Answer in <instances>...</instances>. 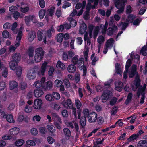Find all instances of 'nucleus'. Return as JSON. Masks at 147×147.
<instances>
[{
    "instance_id": "obj_56",
    "label": "nucleus",
    "mask_w": 147,
    "mask_h": 147,
    "mask_svg": "<svg viewBox=\"0 0 147 147\" xmlns=\"http://www.w3.org/2000/svg\"><path fill=\"white\" fill-rule=\"evenodd\" d=\"M47 140L49 143L51 144L55 142V139L51 136H48L47 138Z\"/></svg>"
},
{
    "instance_id": "obj_8",
    "label": "nucleus",
    "mask_w": 147,
    "mask_h": 147,
    "mask_svg": "<svg viewBox=\"0 0 147 147\" xmlns=\"http://www.w3.org/2000/svg\"><path fill=\"white\" fill-rule=\"evenodd\" d=\"M127 2V0H120L115 1V5L117 8H120L121 7H124L125 3Z\"/></svg>"
},
{
    "instance_id": "obj_39",
    "label": "nucleus",
    "mask_w": 147,
    "mask_h": 147,
    "mask_svg": "<svg viewBox=\"0 0 147 147\" xmlns=\"http://www.w3.org/2000/svg\"><path fill=\"white\" fill-rule=\"evenodd\" d=\"M18 24L17 22H15L13 23L11 26V30L13 32L14 34L17 33L18 30L16 29V28L17 27Z\"/></svg>"
},
{
    "instance_id": "obj_31",
    "label": "nucleus",
    "mask_w": 147,
    "mask_h": 147,
    "mask_svg": "<svg viewBox=\"0 0 147 147\" xmlns=\"http://www.w3.org/2000/svg\"><path fill=\"white\" fill-rule=\"evenodd\" d=\"M135 18L136 16L135 15L131 14H130L128 16L127 19H126V21L127 22H129L131 20L130 23H132Z\"/></svg>"
},
{
    "instance_id": "obj_16",
    "label": "nucleus",
    "mask_w": 147,
    "mask_h": 147,
    "mask_svg": "<svg viewBox=\"0 0 147 147\" xmlns=\"http://www.w3.org/2000/svg\"><path fill=\"white\" fill-rule=\"evenodd\" d=\"M27 54L30 58L33 57L34 55V49L32 47H30L27 51Z\"/></svg>"
},
{
    "instance_id": "obj_47",
    "label": "nucleus",
    "mask_w": 147,
    "mask_h": 147,
    "mask_svg": "<svg viewBox=\"0 0 147 147\" xmlns=\"http://www.w3.org/2000/svg\"><path fill=\"white\" fill-rule=\"evenodd\" d=\"M67 105L70 108V107H72L73 106V105L70 99H67L66 102H63V105Z\"/></svg>"
},
{
    "instance_id": "obj_42",
    "label": "nucleus",
    "mask_w": 147,
    "mask_h": 147,
    "mask_svg": "<svg viewBox=\"0 0 147 147\" xmlns=\"http://www.w3.org/2000/svg\"><path fill=\"white\" fill-rule=\"evenodd\" d=\"M83 112L84 114V116H82L86 118V117H88L90 115L89 114V110L87 109H83Z\"/></svg>"
},
{
    "instance_id": "obj_57",
    "label": "nucleus",
    "mask_w": 147,
    "mask_h": 147,
    "mask_svg": "<svg viewBox=\"0 0 147 147\" xmlns=\"http://www.w3.org/2000/svg\"><path fill=\"white\" fill-rule=\"evenodd\" d=\"M20 13L17 11H14L13 14V17L15 20H17L19 17Z\"/></svg>"
},
{
    "instance_id": "obj_51",
    "label": "nucleus",
    "mask_w": 147,
    "mask_h": 147,
    "mask_svg": "<svg viewBox=\"0 0 147 147\" xmlns=\"http://www.w3.org/2000/svg\"><path fill=\"white\" fill-rule=\"evenodd\" d=\"M117 100L116 98L113 97L110 101V105L111 106H113L117 102Z\"/></svg>"
},
{
    "instance_id": "obj_9",
    "label": "nucleus",
    "mask_w": 147,
    "mask_h": 147,
    "mask_svg": "<svg viewBox=\"0 0 147 147\" xmlns=\"http://www.w3.org/2000/svg\"><path fill=\"white\" fill-rule=\"evenodd\" d=\"M42 89L37 88L34 91V96L36 97L41 96L44 94Z\"/></svg>"
},
{
    "instance_id": "obj_36",
    "label": "nucleus",
    "mask_w": 147,
    "mask_h": 147,
    "mask_svg": "<svg viewBox=\"0 0 147 147\" xmlns=\"http://www.w3.org/2000/svg\"><path fill=\"white\" fill-rule=\"evenodd\" d=\"M49 131L51 133L55 132V127L52 125H48L47 126Z\"/></svg>"
},
{
    "instance_id": "obj_62",
    "label": "nucleus",
    "mask_w": 147,
    "mask_h": 147,
    "mask_svg": "<svg viewBox=\"0 0 147 147\" xmlns=\"http://www.w3.org/2000/svg\"><path fill=\"white\" fill-rule=\"evenodd\" d=\"M39 5L42 8L45 7V3L44 0H38Z\"/></svg>"
},
{
    "instance_id": "obj_3",
    "label": "nucleus",
    "mask_w": 147,
    "mask_h": 147,
    "mask_svg": "<svg viewBox=\"0 0 147 147\" xmlns=\"http://www.w3.org/2000/svg\"><path fill=\"white\" fill-rule=\"evenodd\" d=\"M37 36L38 40L39 41H41L43 40L44 43L45 44H46V34H43L42 31L38 30L37 32Z\"/></svg>"
},
{
    "instance_id": "obj_10",
    "label": "nucleus",
    "mask_w": 147,
    "mask_h": 147,
    "mask_svg": "<svg viewBox=\"0 0 147 147\" xmlns=\"http://www.w3.org/2000/svg\"><path fill=\"white\" fill-rule=\"evenodd\" d=\"M87 29V25L84 23L83 22L80 26L79 30V33L81 34H82L85 33Z\"/></svg>"
},
{
    "instance_id": "obj_45",
    "label": "nucleus",
    "mask_w": 147,
    "mask_h": 147,
    "mask_svg": "<svg viewBox=\"0 0 147 147\" xmlns=\"http://www.w3.org/2000/svg\"><path fill=\"white\" fill-rule=\"evenodd\" d=\"M132 64V61L131 59H129L127 60L126 63L125 69L127 70H129V69Z\"/></svg>"
},
{
    "instance_id": "obj_35",
    "label": "nucleus",
    "mask_w": 147,
    "mask_h": 147,
    "mask_svg": "<svg viewBox=\"0 0 147 147\" xmlns=\"http://www.w3.org/2000/svg\"><path fill=\"white\" fill-rule=\"evenodd\" d=\"M52 94L53 100H54V99L59 100L60 98V95L58 93L53 92Z\"/></svg>"
},
{
    "instance_id": "obj_1",
    "label": "nucleus",
    "mask_w": 147,
    "mask_h": 147,
    "mask_svg": "<svg viewBox=\"0 0 147 147\" xmlns=\"http://www.w3.org/2000/svg\"><path fill=\"white\" fill-rule=\"evenodd\" d=\"M128 74L129 78H133L136 75L134 83L135 87L134 85H132L131 86L132 90L135 91L141 84V80L138 73L137 72L130 71H128Z\"/></svg>"
},
{
    "instance_id": "obj_55",
    "label": "nucleus",
    "mask_w": 147,
    "mask_h": 147,
    "mask_svg": "<svg viewBox=\"0 0 147 147\" xmlns=\"http://www.w3.org/2000/svg\"><path fill=\"white\" fill-rule=\"evenodd\" d=\"M129 24V23L121 22L120 25L122 24V27L121 28L122 30H125Z\"/></svg>"
},
{
    "instance_id": "obj_28",
    "label": "nucleus",
    "mask_w": 147,
    "mask_h": 147,
    "mask_svg": "<svg viewBox=\"0 0 147 147\" xmlns=\"http://www.w3.org/2000/svg\"><path fill=\"white\" fill-rule=\"evenodd\" d=\"M63 38V34L60 33L57 34L56 38L57 42L59 43L61 42Z\"/></svg>"
},
{
    "instance_id": "obj_61",
    "label": "nucleus",
    "mask_w": 147,
    "mask_h": 147,
    "mask_svg": "<svg viewBox=\"0 0 147 147\" xmlns=\"http://www.w3.org/2000/svg\"><path fill=\"white\" fill-rule=\"evenodd\" d=\"M26 143L27 145L30 146H34L35 145V143L32 140H29L26 142Z\"/></svg>"
},
{
    "instance_id": "obj_5",
    "label": "nucleus",
    "mask_w": 147,
    "mask_h": 147,
    "mask_svg": "<svg viewBox=\"0 0 147 147\" xmlns=\"http://www.w3.org/2000/svg\"><path fill=\"white\" fill-rule=\"evenodd\" d=\"M88 117V121L89 122H95L97 118V114L96 113L93 112L90 114Z\"/></svg>"
},
{
    "instance_id": "obj_14",
    "label": "nucleus",
    "mask_w": 147,
    "mask_h": 147,
    "mask_svg": "<svg viewBox=\"0 0 147 147\" xmlns=\"http://www.w3.org/2000/svg\"><path fill=\"white\" fill-rule=\"evenodd\" d=\"M19 131V129L17 127L12 128L9 130V133L11 135H15L17 134Z\"/></svg>"
},
{
    "instance_id": "obj_21",
    "label": "nucleus",
    "mask_w": 147,
    "mask_h": 147,
    "mask_svg": "<svg viewBox=\"0 0 147 147\" xmlns=\"http://www.w3.org/2000/svg\"><path fill=\"white\" fill-rule=\"evenodd\" d=\"M68 19L70 22V24L71 27H74L76 26L77 22L76 20L72 17H68Z\"/></svg>"
},
{
    "instance_id": "obj_7",
    "label": "nucleus",
    "mask_w": 147,
    "mask_h": 147,
    "mask_svg": "<svg viewBox=\"0 0 147 147\" xmlns=\"http://www.w3.org/2000/svg\"><path fill=\"white\" fill-rule=\"evenodd\" d=\"M118 28L117 26L115 25H113L112 27H109L107 32V34L109 36H111L114 32H116Z\"/></svg>"
},
{
    "instance_id": "obj_27",
    "label": "nucleus",
    "mask_w": 147,
    "mask_h": 147,
    "mask_svg": "<svg viewBox=\"0 0 147 147\" xmlns=\"http://www.w3.org/2000/svg\"><path fill=\"white\" fill-rule=\"evenodd\" d=\"M132 96L133 94L131 92H130L128 94L127 99L125 102L126 104L128 105L131 101Z\"/></svg>"
},
{
    "instance_id": "obj_32",
    "label": "nucleus",
    "mask_w": 147,
    "mask_h": 147,
    "mask_svg": "<svg viewBox=\"0 0 147 147\" xmlns=\"http://www.w3.org/2000/svg\"><path fill=\"white\" fill-rule=\"evenodd\" d=\"M40 82L39 80L35 82L34 84V86L36 88H41V89H43V88H42V87L43 86V85Z\"/></svg>"
},
{
    "instance_id": "obj_49",
    "label": "nucleus",
    "mask_w": 147,
    "mask_h": 147,
    "mask_svg": "<svg viewBox=\"0 0 147 147\" xmlns=\"http://www.w3.org/2000/svg\"><path fill=\"white\" fill-rule=\"evenodd\" d=\"M45 98L48 101H53L52 94L49 93L47 94L45 96Z\"/></svg>"
},
{
    "instance_id": "obj_34",
    "label": "nucleus",
    "mask_w": 147,
    "mask_h": 147,
    "mask_svg": "<svg viewBox=\"0 0 147 147\" xmlns=\"http://www.w3.org/2000/svg\"><path fill=\"white\" fill-rule=\"evenodd\" d=\"M79 57L78 55H75L72 59L71 62L73 65H76L78 63V58Z\"/></svg>"
},
{
    "instance_id": "obj_6",
    "label": "nucleus",
    "mask_w": 147,
    "mask_h": 147,
    "mask_svg": "<svg viewBox=\"0 0 147 147\" xmlns=\"http://www.w3.org/2000/svg\"><path fill=\"white\" fill-rule=\"evenodd\" d=\"M42 103V100L40 99H36L34 102V107L36 109H40Z\"/></svg>"
},
{
    "instance_id": "obj_64",
    "label": "nucleus",
    "mask_w": 147,
    "mask_h": 147,
    "mask_svg": "<svg viewBox=\"0 0 147 147\" xmlns=\"http://www.w3.org/2000/svg\"><path fill=\"white\" fill-rule=\"evenodd\" d=\"M0 98L2 101H5L7 99V94L6 93H3L2 95L0 96Z\"/></svg>"
},
{
    "instance_id": "obj_46",
    "label": "nucleus",
    "mask_w": 147,
    "mask_h": 147,
    "mask_svg": "<svg viewBox=\"0 0 147 147\" xmlns=\"http://www.w3.org/2000/svg\"><path fill=\"white\" fill-rule=\"evenodd\" d=\"M39 68L38 67L35 66L33 68L30 70V71L33 74H36V73L38 72Z\"/></svg>"
},
{
    "instance_id": "obj_63",
    "label": "nucleus",
    "mask_w": 147,
    "mask_h": 147,
    "mask_svg": "<svg viewBox=\"0 0 147 147\" xmlns=\"http://www.w3.org/2000/svg\"><path fill=\"white\" fill-rule=\"evenodd\" d=\"M145 90V88L141 86L138 89L137 92L141 94L142 95V94L144 93V91Z\"/></svg>"
},
{
    "instance_id": "obj_22",
    "label": "nucleus",
    "mask_w": 147,
    "mask_h": 147,
    "mask_svg": "<svg viewBox=\"0 0 147 147\" xmlns=\"http://www.w3.org/2000/svg\"><path fill=\"white\" fill-rule=\"evenodd\" d=\"M18 86V83L15 81H13L9 82V86L10 89L12 90Z\"/></svg>"
},
{
    "instance_id": "obj_25",
    "label": "nucleus",
    "mask_w": 147,
    "mask_h": 147,
    "mask_svg": "<svg viewBox=\"0 0 147 147\" xmlns=\"http://www.w3.org/2000/svg\"><path fill=\"white\" fill-rule=\"evenodd\" d=\"M115 66L116 73L118 74H121V70L120 64L117 63L115 64Z\"/></svg>"
},
{
    "instance_id": "obj_60",
    "label": "nucleus",
    "mask_w": 147,
    "mask_h": 147,
    "mask_svg": "<svg viewBox=\"0 0 147 147\" xmlns=\"http://www.w3.org/2000/svg\"><path fill=\"white\" fill-rule=\"evenodd\" d=\"M55 9V8L54 7L49 9L47 10V11L49 13L50 16H52L53 15Z\"/></svg>"
},
{
    "instance_id": "obj_58",
    "label": "nucleus",
    "mask_w": 147,
    "mask_h": 147,
    "mask_svg": "<svg viewBox=\"0 0 147 147\" xmlns=\"http://www.w3.org/2000/svg\"><path fill=\"white\" fill-rule=\"evenodd\" d=\"M11 24L10 23L6 22L5 23L3 26V28L5 29H8L10 28Z\"/></svg>"
},
{
    "instance_id": "obj_2",
    "label": "nucleus",
    "mask_w": 147,
    "mask_h": 147,
    "mask_svg": "<svg viewBox=\"0 0 147 147\" xmlns=\"http://www.w3.org/2000/svg\"><path fill=\"white\" fill-rule=\"evenodd\" d=\"M34 60L36 63L39 62L43 59L45 51L41 47L36 48L35 50Z\"/></svg>"
},
{
    "instance_id": "obj_50",
    "label": "nucleus",
    "mask_w": 147,
    "mask_h": 147,
    "mask_svg": "<svg viewBox=\"0 0 147 147\" xmlns=\"http://www.w3.org/2000/svg\"><path fill=\"white\" fill-rule=\"evenodd\" d=\"M27 76L29 80L34 79L36 77V74H32L31 73V72H28L27 74Z\"/></svg>"
},
{
    "instance_id": "obj_26",
    "label": "nucleus",
    "mask_w": 147,
    "mask_h": 147,
    "mask_svg": "<svg viewBox=\"0 0 147 147\" xmlns=\"http://www.w3.org/2000/svg\"><path fill=\"white\" fill-rule=\"evenodd\" d=\"M80 125L82 128H84L86 123V118L82 116L80 118Z\"/></svg>"
},
{
    "instance_id": "obj_4",
    "label": "nucleus",
    "mask_w": 147,
    "mask_h": 147,
    "mask_svg": "<svg viewBox=\"0 0 147 147\" xmlns=\"http://www.w3.org/2000/svg\"><path fill=\"white\" fill-rule=\"evenodd\" d=\"M23 29V28L21 26L20 28L18 34L16 37V40L18 41V42L15 44V45L16 48L19 47L20 45V41L22 39L23 36V32L22 30Z\"/></svg>"
},
{
    "instance_id": "obj_12",
    "label": "nucleus",
    "mask_w": 147,
    "mask_h": 147,
    "mask_svg": "<svg viewBox=\"0 0 147 147\" xmlns=\"http://www.w3.org/2000/svg\"><path fill=\"white\" fill-rule=\"evenodd\" d=\"M18 62L15 61H13L12 60L9 63V66L10 68L12 70H15L16 68V66L18 65Z\"/></svg>"
},
{
    "instance_id": "obj_38",
    "label": "nucleus",
    "mask_w": 147,
    "mask_h": 147,
    "mask_svg": "<svg viewBox=\"0 0 147 147\" xmlns=\"http://www.w3.org/2000/svg\"><path fill=\"white\" fill-rule=\"evenodd\" d=\"M54 29L53 27H51L50 29H49L47 31V37L50 38L52 36V32H54Z\"/></svg>"
},
{
    "instance_id": "obj_15",
    "label": "nucleus",
    "mask_w": 147,
    "mask_h": 147,
    "mask_svg": "<svg viewBox=\"0 0 147 147\" xmlns=\"http://www.w3.org/2000/svg\"><path fill=\"white\" fill-rule=\"evenodd\" d=\"M35 37V33L34 31H31L28 34V39L30 42H32Z\"/></svg>"
},
{
    "instance_id": "obj_43",
    "label": "nucleus",
    "mask_w": 147,
    "mask_h": 147,
    "mask_svg": "<svg viewBox=\"0 0 147 147\" xmlns=\"http://www.w3.org/2000/svg\"><path fill=\"white\" fill-rule=\"evenodd\" d=\"M56 66L57 67H58L63 69L65 68V65L60 61H58Z\"/></svg>"
},
{
    "instance_id": "obj_11",
    "label": "nucleus",
    "mask_w": 147,
    "mask_h": 147,
    "mask_svg": "<svg viewBox=\"0 0 147 147\" xmlns=\"http://www.w3.org/2000/svg\"><path fill=\"white\" fill-rule=\"evenodd\" d=\"M110 91L107 90L104 91L102 95V100L103 102H105L106 100H107L109 96L110 95Z\"/></svg>"
},
{
    "instance_id": "obj_24",
    "label": "nucleus",
    "mask_w": 147,
    "mask_h": 147,
    "mask_svg": "<svg viewBox=\"0 0 147 147\" xmlns=\"http://www.w3.org/2000/svg\"><path fill=\"white\" fill-rule=\"evenodd\" d=\"M7 121L9 123H13L15 122L13 115L11 114H7L6 116Z\"/></svg>"
},
{
    "instance_id": "obj_52",
    "label": "nucleus",
    "mask_w": 147,
    "mask_h": 147,
    "mask_svg": "<svg viewBox=\"0 0 147 147\" xmlns=\"http://www.w3.org/2000/svg\"><path fill=\"white\" fill-rule=\"evenodd\" d=\"M97 119L98 124L99 125H102L104 122L103 118L101 116L97 118Z\"/></svg>"
},
{
    "instance_id": "obj_59",
    "label": "nucleus",
    "mask_w": 147,
    "mask_h": 147,
    "mask_svg": "<svg viewBox=\"0 0 147 147\" xmlns=\"http://www.w3.org/2000/svg\"><path fill=\"white\" fill-rule=\"evenodd\" d=\"M29 9V7L28 6H26L25 7H21L20 8V11L24 13H26L28 12Z\"/></svg>"
},
{
    "instance_id": "obj_19",
    "label": "nucleus",
    "mask_w": 147,
    "mask_h": 147,
    "mask_svg": "<svg viewBox=\"0 0 147 147\" xmlns=\"http://www.w3.org/2000/svg\"><path fill=\"white\" fill-rule=\"evenodd\" d=\"M53 84L51 81H48L46 82V86H45L43 85L42 88H43V89L44 90H50L52 87Z\"/></svg>"
},
{
    "instance_id": "obj_40",
    "label": "nucleus",
    "mask_w": 147,
    "mask_h": 147,
    "mask_svg": "<svg viewBox=\"0 0 147 147\" xmlns=\"http://www.w3.org/2000/svg\"><path fill=\"white\" fill-rule=\"evenodd\" d=\"M45 12L46 10L44 9H41L39 11V15L40 19H42L43 18Z\"/></svg>"
},
{
    "instance_id": "obj_13",
    "label": "nucleus",
    "mask_w": 147,
    "mask_h": 147,
    "mask_svg": "<svg viewBox=\"0 0 147 147\" xmlns=\"http://www.w3.org/2000/svg\"><path fill=\"white\" fill-rule=\"evenodd\" d=\"M140 53L144 56H145L147 55V42L146 45H144L142 48Z\"/></svg>"
},
{
    "instance_id": "obj_17",
    "label": "nucleus",
    "mask_w": 147,
    "mask_h": 147,
    "mask_svg": "<svg viewBox=\"0 0 147 147\" xmlns=\"http://www.w3.org/2000/svg\"><path fill=\"white\" fill-rule=\"evenodd\" d=\"M21 58V56L20 53H16L14 54L12 57V60L13 61H17V62H19Z\"/></svg>"
},
{
    "instance_id": "obj_37",
    "label": "nucleus",
    "mask_w": 147,
    "mask_h": 147,
    "mask_svg": "<svg viewBox=\"0 0 147 147\" xmlns=\"http://www.w3.org/2000/svg\"><path fill=\"white\" fill-rule=\"evenodd\" d=\"M24 142V140L22 139H19L17 140L15 142V145L17 146H22Z\"/></svg>"
},
{
    "instance_id": "obj_54",
    "label": "nucleus",
    "mask_w": 147,
    "mask_h": 147,
    "mask_svg": "<svg viewBox=\"0 0 147 147\" xmlns=\"http://www.w3.org/2000/svg\"><path fill=\"white\" fill-rule=\"evenodd\" d=\"M104 38L102 36H100L98 38V42L99 44L101 45L104 41Z\"/></svg>"
},
{
    "instance_id": "obj_30",
    "label": "nucleus",
    "mask_w": 147,
    "mask_h": 147,
    "mask_svg": "<svg viewBox=\"0 0 147 147\" xmlns=\"http://www.w3.org/2000/svg\"><path fill=\"white\" fill-rule=\"evenodd\" d=\"M114 41L113 39V38H111L109 39L108 40L105 45V46L107 48H109L110 46H113Z\"/></svg>"
},
{
    "instance_id": "obj_18",
    "label": "nucleus",
    "mask_w": 147,
    "mask_h": 147,
    "mask_svg": "<svg viewBox=\"0 0 147 147\" xmlns=\"http://www.w3.org/2000/svg\"><path fill=\"white\" fill-rule=\"evenodd\" d=\"M47 64V62L46 61H45L43 63L41 66L40 72L41 73V74L42 75H44L46 69Z\"/></svg>"
},
{
    "instance_id": "obj_23",
    "label": "nucleus",
    "mask_w": 147,
    "mask_h": 147,
    "mask_svg": "<svg viewBox=\"0 0 147 147\" xmlns=\"http://www.w3.org/2000/svg\"><path fill=\"white\" fill-rule=\"evenodd\" d=\"M34 19V16L29 15L28 16H26L25 17V23L27 25L29 24L30 22L33 20Z\"/></svg>"
},
{
    "instance_id": "obj_33",
    "label": "nucleus",
    "mask_w": 147,
    "mask_h": 147,
    "mask_svg": "<svg viewBox=\"0 0 147 147\" xmlns=\"http://www.w3.org/2000/svg\"><path fill=\"white\" fill-rule=\"evenodd\" d=\"M63 131L64 134L67 137H70L71 136V131L68 128H64Z\"/></svg>"
},
{
    "instance_id": "obj_44",
    "label": "nucleus",
    "mask_w": 147,
    "mask_h": 147,
    "mask_svg": "<svg viewBox=\"0 0 147 147\" xmlns=\"http://www.w3.org/2000/svg\"><path fill=\"white\" fill-rule=\"evenodd\" d=\"M62 60L65 61H67L68 59H69L68 54L66 52H63L62 56Z\"/></svg>"
},
{
    "instance_id": "obj_41",
    "label": "nucleus",
    "mask_w": 147,
    "mask_h": 147,
    "mask_svg": "<svg viewBox=\"0 0 147 147\" xmlns=\"http://www.w3.org/2000/svg\"><path fill=\"white\" fill-rule=\"evenodd\" d=\"M138 138V136H137L136 134H133L131 136H130L128 139L127 140L129 142H131L133 140H136L137 138Z\"/></svg>"
},
{
    "instance_id": "obj_20",
    "label": "nucleus",
    "mask_w": 147,
    "mask_h": 147,
    "mask_svg": "<svg viewBox=\"0 0 147 147\" xmlns=\"http://www.w3.org/2000/svg\"><path fill=\"white\" fill-rule=\"evenodd\" d=\"M76 66L75 65L73 64L69 65L67 68V69L68 72L70 73H73L76 70Z\"/></svg>"
},
{
    "instance_id": "obj_48",
    "label": "nucleus",
    "mask_w": 147,
    "mask_h": 147,
    "mask_svg": "<svg viewBox=\"0 0 147 147\" xmlns=\"http://www.w3.org/2000/svg\"><path fill=\"white\" fill-rule=\"evenodd\" d=\"M16 74L18 77H20L22 74V69L21 67L16 68Z\"/></svg>"
},
{
    "instance_id": "obj_53",
    "label": "nucleus",
    "mask_w": 147,
    "mask_h": 147,
    "mask_svg": "<svg viewBox=\"0 0 147 147\" xmlns=\"http://www.w3.org/2000/svg\"><path fill=\"white\" fill-rule=\"evenodd\" d=\"M64 84L67 88H69L70 86V83L69 80L67 79H65L63 80Z\"/></svg>"
},
{
    "instance_id": "obj_29",
    "label": "nucleus",
    "mask_w": 147,
    "mask_h": 147,
    "mask_svg": "<svg viewBox=\"0 0 147 147\" xmlns=\"http://www.w3.org/2000/svg\"><path fill=\"white\" fill-rule=\"evenodd\" d=\"M138 146L140 147H147V141L145 140H140L138 143Z\"/></svg>"
}]
</instances>
